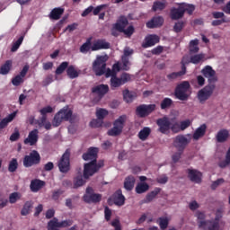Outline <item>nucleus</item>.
Here are the masks:
<instances>
[{
	"label": "nucleus",
	"instance_id": "obj_7",
	"mask_svg": "<svg viewBox=\"0 0 230 230\" xmlns=\"http://www.w3.org/2000/svg\"><path fill=\"white\" fill-rule=\"evenodd\" d=\"M40 154L39 151L32 150L29 155L23 157V166L24 168H31V166H37L40 164Z\"/></svg>",
	"mask_w": 230,
	"mask_h": 230
},
{
	"label": "nucleus",
	"instance_id": "obj_27",
	"mask_svg": "<svg viewBox=\"0 0 230 230\" xmlns=\"http://www.w3.org/2000/svg\"><path fill=\"white\" fill-rule=\"evenodd\" d=\"M46 182L44 181H40V180H32L31 181V185H30V189L31 191H32L33 193H37V191H39L40 190H42V188H44Z\"/></svg>",
	"mask_w": 230,
	"mask_h": 230
},
{
	"label": "nucleus",
	"instance_id": "obj_21",
	"mask_svg": "<svg viewBox=\"0 0 230 230\" xmlns=\"http://www.w3.org/2000/svg\"><path fill=\"white\" fill-rule=\"evenodd\" d=\"M37 141H39V129H33L29 133L27 138L24 139V145H30L33 146V145H37Z\"/></svg>",
	"mask_w": 230,
	"mask_h": 230
},
{
	"label": "nucleus",
	"instance_id": "obj_3",
	"mask_svg": "<svg viewBox=\"0 0 230 230\" xmlns=\"http://www.w3.org/2000/svg\"><path fill=\"white\" fill-rule=\"evenodd\" d=\"M105 166V163L103 160H100L99 162L91 161L84 165V179H89V177H93L94 173H98L101 168Z\"/></svg>",
	"mask_w": 230,
	"mask_h": 230
},
{
	"label": "nucleus",
	"instance_id": "obj_37",
	"mask_svg": "<svg viewBox=\"0 0 230 230\" xmlns=\"http://www.w3.org/2000/svg\"><path fill=\"white\" fill-rule=\"evenodd\" d=\"M31 208H33V201H26L21 210L22 217H27V215H30Z\"/></svg>",
	"mask_w": 230,
	"mask_h": 230
},
{
	"label": "nucleus",
	"instance_id": "obj_23",
	"mask_svg": "<svg viewBox=\"0 0 230 230\" xmlns=\"http://www.w3.org/2000/svg\"><path fill=\"white\" fill-rule=\"evenodd\" d=\"M111 43L107 42L105 40H98L93 42L91 50L92 51H100V49H110Z\"/></svg>",
	"mask_w": 230,
	"mask_h": 230
},
{
	"label": "nucleus",
	"instance_id": "obj_35",
	"mask_svg": "<svg viewBox=\"0 0 230 230\" xmlns=\"http://www.w3.org/2000/svg\"><path fill=\"white\" fill-rule=\"evenodd\" d=\"M66 75L71 80H74V78H78L80 76V70L76 71V68H75V66L71 65L66 69Z\"/></svg>",
	"mask_w": 230,
	"mask_h": 230
},
{
	"label": "nucleus",
	"instance_id": "obj_43",
	"mask_svg": "<svg viewBox=\"0 0 230 230\" xmlns=\"http://www.w3.org/2000/svg\"><path fill=\"white\" fill-rule=\"evenodd\" d=\"M173 105V101L171 98H164L160 104L162 111H165V109H170Z\"/></svg>",
	"mask_w": 230,
	"mask_h": 230
},
{
	"label": "nucleus",
	"instance_id": "obj_36",
	"mask_svg": "<svg viewBox=\"0 0 230 230\" xmlns=\"http://www.w3.org/2000/svg\"><path fill=\"white\" fill-rule=\"evenodd\" d=\"M180 5L181 6V10L183 12V14L185 12L188 13L189 15H193V12H195V5L192 4H186V3H180Z\"/></svg>",
	"mask_w": 230,
	"mask_h": 230
},
{
	"label": "nucleus",
	"instance_id": "obj_44",
	"mask_svg": "<svg viewBox=\"0 0 230 230\" xmlns=\"http://www.w3.org/2000/svg\"><path fill=\"white\" fill-rule=\"evenodd\" d=\"M91 48H93V46H91V39H88L86 42L80 47V53H89V51H91Z\"/></svg>",
	"mask_w": 230,
	"mask_h": 230
},
{
	"label": "nucleus",
	"instance_id": "obj_41",
	"mask_svg": "<svg viewBox=\"0 0 230 230\" xmlns=\"http://www.w3.org/2000/svg\"><path fill=\"white\" fill-rule=\"evenodd\" d=\"M184 75H186V68L183 66L181 71L172 72L167 75V78L168 80H175L176 78H179V76H184Z\"/></svg>",
	"mask_w": 230,
	"mask_h": 230
},
{
	"label": "nucleus",
	"instance_id": "obj_49",
	"mask_svg": "<svg viewBox=\"0 0 230 230\" xmlns=\"http://www.w3.org/2000/svg\"><path fill=\"white\" fill-rule=\"evenodd\" d=\"M21 197L22 196L20 192H13L9 195V202L11 204H15L17 200H21Z\"/></svg>",
	"mask_w": 230,
	"mask_h": 230
},
{
	"label": "nucleus",
	"instance_id": "obj_28",
	"mask_svg": "<svg viewBox=\"0 0 230 230\" xmlns=\"http://www.w3.org/2000/svg\"><path fill=\"white\" fill-rule=\"evenodd\" d=\"M208 126L206 124H202L199 127L192 135V137L195 141H199L200 137H204L206 136V130Z\"/></svg>",
	"mask_w": 230,
	"mask_h": 230
},
{
	"label": "nucleus",
	"instance_id": "obj_51",
	"mask_svg": "<svg viewBox=\"0 0 230 230\" xmlns=\"http://www.w3.org/2000/svg\"><path fill=\"white\" fill-rule=\"evenodd\" d=\"M134 31H136V29H134V26L130 25L127 29H123V31H120L119 33H123L127 37L130 38L132 35H134Z\"/></svg>",
	"mask_w": 230,
	"mask_h": 230
},
{
	"label": "nucleus",
	"instance_id": "obj_13",
	"mask_svg": "<svg viewBox=\"0 0 230 230\" xmlns=\"http://www.w3.org/2000/svg\"><path fill=\"white\" fill-rule=\"evenodd\" d=\"M86 204H97V202H102V194L94 193V190L92 187L86 188V194L83 197Z\"/></svg>",
	"mask_w": 230,
	"mask_h": 230
},
{
	"label": "nucleus",
	"instance_id": "obj_18",
	"mask_svg": "<svg viewBox=\"0 0 230 230\" xmlns=\"http://www.w3.org/2000/svg\"><path fill=\"white\" fill-rule=\"evenodd\" d=\"M188 177L191 182H196V184H200L202 182V172L195 169L187 170Z\"/></svg>",
	"mask_w": 230,
	"mask_h": 230
},
{
	"label": "nucleus",
	"instance_id": "obj_34",
	"mask_svg": "<svg viewBox=\"0 0 230 230\" xmlns=\"http://www.w3.org/2000/svg\"><path fill=\"white\" fill-rule=\"evenodd\" d=\"M148 190H150V185H148V183H146V182H139L137 184V186L135 188V191L138 195L146 193V191H148Z\"/></svg>",
	"mask_w": 230,
	"mask_h": 230
},
{
	"label": "nucleus",
	"instance_id": "obj_26",
	"mask_svg": "<svg viewBox=\"0 0 230 230\" xmlns=\"http://www.w3.org/2000/svg\"><path fill=\"white\" fill-rule=\"evenodd\" d=\"M128 25V19H127L125 16H120L117 22L114 24L115 30L117 31H123L125 28Z\"/></svg>",
	"mask_w": 230,
	"mask_h": 230
},
{
	"label": "nucleus",
	"instance_id": "obj_46",
	"mask_svg": "<svg viewBox=\"0 0 230 230\" xmlns=\"http://www.w3.org/2000/svg\"><path fill=\"white\" fill-rule=\"evenodd\" d=\"M156 222L162 230L166 229L168 227V224H170L168 217H159Z\"/></svg>",
	"mask_w": 230,
	"mask_h": 230
},
{
	"label": "nucleus",
	"instance_id": "obj_53",
	"mask_svg": "<svg viewBox=\"0 0 230 230\" xmlns=\"http://www.w3.org/2000/svg\"><path fill=\"white\" fill-rule=\"evenodd\" d=\"M121 60L123 71H128L131 66L130 58H121Z\"/></svg>",
	"mask_w": 230,
	"mask_h": 230
},
{
	"label": "nucleus",
	"instance_id": "obj_17",
	"mask_svg": "<svg viewBox=\"0 0 230 230\" xmlns=\"http://www.w3.org/2000/svg\"><path fill=\"white\" fill-rule=\"evenodd\" d=\"M161 38H159L156 34H149L145 38L144 43H142V48H152V46H155V44H159Z\"/></svg>",
	"mask_w": 230,
	"mask_h": 230
},
{
	"label": "nucleus",
	"instance_id": "obj_1",
	"mask_svg": "<svg viewBox=\"0 0 230 230\" xmlns=\"http://www.w3.org/2000/svg\"><path fill=\"white\" fill-rule=\"evenodd\" d=\"M106 70V71H105ZM93 71L96 76H102L105 75L106 78H114L117 76L116 72L111 68H107V63L105 62V58L100 56L93 64Z\"/></svg>",
	"mask_w": 230,
	"mask_h": 230
},
{
	"label": "nucleus",
	"instance_id": "obj_25",
	"mask_svg": "<svg viewBox=\"0 0 230 230\" xmlns=\"http://www.w3.org/2000/svg\"><path fill=\"white\" fill-rule=\"evenodd\" d=\"M161 193V188L155 187L154 190L148 192L146 198L142 200L143 204H150Z\"/></svg>",
	"mask_w": 230,
	"mask_h": 230
},
{
	"label": "nucleus",
	"instance_id": "obj_57",
	"mask_svg": "<svg viewBox=\"0 0 230 230\" xmlns=\"http://www.w3.org/2000/svg\"><path fill=\"white\" fill-rule=\"evenodd\" d=\"M24 83V79L23 77H21V75H16L12 79V84L13 85H14L15 87H19L20 84Z\"/></svg>",
	"mask_w": 230,
	"mask_h": 230
},
{
	"label": "nucleus",
	"instance_id": "obj_40",
	"mask_svg": "<svg viewBox=\"0 0 230 230\" xmlns=\"http://www.w3.org/2000/svg\"><path fill=\"white\" fill-rule=\"evenodd\" d=\"M10 69H12V60H7L0 67V75H8V73H10Z\"/></svg>",
	"mask_w": 230,
	"mask_h": 230
},
{
	"label": "nucleus",
	"instance_id": "obj_24",
	"mask_svg": "<svg viewBox=\"0 0 230 230\" xmlns=\"http://www.w3.org/2000/svg\"><path fill=\"white\" fill-rule=\"evenodd\" d=\"M164 23V18L162 16L153 17L152 20L146 22V28L154 29L159 28Z\"/></svg>",
	"mask_w": 230,
	"mask_h": 230
},
{
	"label": "nucleus",
	"instance_id": "obj_64",
	"mask_svg": "<svg viewBox=\"0 0 230 230\" xmlns=\"http://www.w3.org/2000/svg\"><path fill=\"white\" fill-rule=\"evenodd\" d=\"M164 50V48L163 46H157L156 48L151 50V53L152 55H161V53H163Z\"/></svg>",
	"mask_w": 230,
	"mask_h": 230
},
{
	"label": "nucleus",
	"instance_id": "obj_31",
	"mask_svg": "<svg viewBox=\"0 0 230 230\" xmlns=\"http://www.w3.org/2000/svg\"><path fill=\"white\" fill-rule=\"evenodd\" d=\"M136 184V178L132 175H129L125 178L124 188L127 191H132Z\"/></svg>",
	"mask_w": 230,
	"mask_h": 230
},
{
	"label": "nucleus",
	"instance_id": "obj_54",
	"mask_svg": "<svg viewBox=\"0 0 230 230\" xmlns=\"http://www.w3.org/2000/svg\"><path fill=\"white\" fill-rule=\"evenodd\" d=\"M109 115V111L105 109H100L96 111V116L98 119H101L102 121H103V119H105V116Z\"/></svg>",
	"mask_w": 230,
	"mask_h": 230
},
{
	"label": "nucleus",
	"instance_id": "obj_11",
	"mask_svg": "<svg viewBox=\"0 0 230 230\" xmlns=\"http://www.w3.org/2000/svg\"><path fill=\"white\" fill-rule=\"evenodd\" d=\"M127 82H130V75L128 73H123L120 77L115 75L114 77H111L110 85L111 89L114 91V89H118V87H121V85H125Z\"/></svg>",
	"mask_w": 230,
	"mask_h": 230
},
{
	"label": "nucleus",
	"instance_id": "obj_48",
	"mask_svg": "<svg viewBox=\"0 0 230 230\" xmlns=\"http://www.w3.org/2000/svg\"><path fill=\"white\" fill-rule=\"evenodd\" d=\"M69 67V62L64 61L62 62L56 69V75H62L66 69Z\"/></svg>",
	"mask_w": 230,
	"mask_h": 230
},
{
	"label": "nucleus",
	"instance_id": "obj_14",
	"mask_svg": "<svg viewBox=\"0 0 230 230\" xmlns=\"http://www.w3.org/2000/svg\"><path fill=\"white\" fill-rule=\"evenodd\" d=\"M201 74L205 78H208V84H215L216 82H218L217 77V71L211 67V66H206L202 70Z\"/></svg>",
	"mask_w": 230,
	"mask_h": 230
},
{
	"label": "nucleus",
	"instance_id": "obj_47",
	"mask_svg": "<svg viewBox=\"0 0 230 230\" xmlns=\"http://www.w3.org/2000/svg\"><path fill=\"white\" fill-rule=\"evenodd\" d=\"M166 8V4L161 2V1H155L153 4L152 10L153 12H157V10L163 11Z\"/></svg>",
	"mask_w": 230,
	"mask_h": 230
},
{
	"label": "nucleus",
	"instance_id": "obj_38",
	"mask_svg": "<svg viewBox=\"0 0 230 230\" xmlns=\"http://www.w3.org/2000/svg\"><path fill=\"white\" fill-rule=\"evenodd\" d=\"M151 132H152V129H150V128L145 127L143 129H141L138 132L139 139H141V141H146V139L148 138V136H150Z\"/></svg>",
	"mask_w": 230,
	"mask_h": 230
},
{
	"label": "nucleus",
	"instance_id": "obj_33",
	"mask_svg": "<svg viewBox=\"0 0 230 230\" xmlns=\"http://www.w3.org/2000/svg\"><path fill=\"white\" fill-rule=\"evenodd\" d=\"M62 15H64V8L56 7L50 12L49 17L53 21H58V19H60Z\"/></svg>",
	"mask_w": 230,
	"mask_h": 230
},
{
	"label": "nucleus",
	"instance_id": "obj_63",
	"mask_svg": "<svg viewBox=\"0 0 230 230\" xmlns=\"http://www.w3.org/2000/svg\"><path fill=\"white\" fill-rule=\"evenodd\" d=\"M190 125H191V120L190 119L183 120L180 123V128L181 130H186V128H188Z\"/></svg>",
	"mask_w": 230,
	"mask_h": 230
},
{
	"label": "nucleus",
	"instance_id": "obj_60",
	"mask_svg": "<svg viewBox=\"0 0 230 230\" xmlns=\"http://www.w3.org/2000/svg\"><path fill=\"white\" fill-rule=\"evenodd\" d=\"M112 217V210L109 208V207L104 208V218L106 222L111 221V217Z\"/></svg>",
	"mask_w": 230,
	"mask_h": 230
},
{
	"label": "nucleus",
	"instance_id": "obj_19",
	"mask_svg": "<svg viewBox=\"0 0 230 230\" xmlns=\"http://www.w3.org/2000/svg\"><path fill=\"white\" fill-rule=\"evenodd\" d=\"M84 161H94V163H98V148L90 147L88 151L83 154Z\"/></svg>",
	"mask_w": 230,
	"mask_h": 230
},
{
	"label": "nucleus",
	"instance_id": "obj_61",
	"mask_svg": "<svg viewBox=\"0 0 230 230\" xmlns=\"http://www.w3.org/2000/svg\"><path fill=\"white\" fill-rule=\"evenodd\" d=\"M41 116H46L47 114H51L53 112V108L51 106H46L40 110Z\"/></svg>",
	"mask_w": 230,
	"mask_h": 230
},
{
	"label": "nucleus",
	"instance_id": "obj_6",
	"mask_svg": "<svg viewBox=\"0 0 230 230\" xmlns=\"http://www.w3.org/2000/svg\"><path fill=\"white\" fill-rule=\"evenodd\" d=\"M71 151L66 149L58 162V167L61 173H67L71 170Z\"/></svg>",
	"mask_w": 230,
	"mask_h": 230
},
{
	"label": "nucleus",
	"instance_id": "obj_29",
	"mask_svg": "<svg viewBox=\"0 0 230 230\" xmlns=\"http://www.w3.org/2000/svg\"><path fill=\"white\" fill-rule=\"evenodd\" d=\"M123 100L126 103H132L136 98H137V93L135 92H130L128 89H126L122 92Z\"/></svg>",
	"mask_w": 230,
	"mask_h": 230
},
{
	"label": "nucleus",
	"instance_id": "obj_16",
	"mask_svg": "<svg viewBox=\"0 0 230 230\" xmlns=\"http://www.w3.org/2000/svg\"><path fill=\"white\" fill-rule=\"evenodd\" d=\"M199 227H201L205 230H220V223L218 221L207 220V221H199Z\"/></svg>",
	"mask_w": 230,
	"mask_h": 230
},
{
	"label": "nucleus",
	"instance_id": "obj_8",
	"mask_svg": "<svg viewBox=\"0 0 230 230\" xmlns=\"http://www.w3.org/2000/svg\"><path fill=\"white\" fill-rule=\"evenodd\" d=\"M217 85L215 84H208L201 90L198 92V100L199 103H205L213 96V93L215 92V88Z\"/></svg>",
	"mask_w": 230,
	"mask_h": 230
},
{
	"label": "nucleus",
	"instance_id": "obj_2",
	"mask_svg": "<svg viewBox=\"0 0 230 230\" xmlns=\"http://www.w3.org/2000/svg\"><path fill=\"white\" fill-rule=\"evenodd\" d=\"M62 121H73V110L69 106H65L58 112H57L52 120L53 127H60Z\"/></svg>",
	"mask_w": 230,
	"mask_h": 230
},
{
	"label": "nucleus",
	"instance_id": "obj_30",
	"mask_svg": "<svg viewBox=\"0 0 230 230\" xmlns=\"http://www.w3.org/2000/svg\"><path fill=\"white\" fill-rule=\"evenodd\" d=\"M216 139L217 143H226L229 139V131L226 128L220 129L216 136Z\"/></svg>",
	"mask_w": 230,
	"mask_h": 230
},
{
	"label": "nucleus",
	"instance_id": "obj_62",
	"mask_svg": "<svg viewBox=\"0 0 230 230\" xmlns=\"http://www.w3.org/2000/svg\"><path fill=\"white\" fill-rule=\"evenodd\" d=\"M111 226H112V227H114L115 230H121V223L118 218L113 219L111 223Z\"/></svg>",
	"mask_w": 230,
	"mask_h": 230
},
{
	"label": "nucleus",
	"instance_id": "obj_56",
	"mask_svg": "<svg viewBox=\"0 0 230 230\" xmlns=\"http://www.w3.org/2000/svg\"><path fill=\"white\" fill-rule=\"evenodd\" d=\"M84 184L85 181H84V178L81 175L75 178L74 188H80V186H84Z\"/></svg>",
	"mask_w": 230,
	"mask_h": 230
},
{
	"label": "nucleus",
	"instance_id": "obj_4",
	"mask_svg": "<svg viewBox=\"0 0 230 230\" xmlns=\"http://www.w3.org/2000/svg\"><path fill=\"white\" fill-rule=\"evenodd\" d=\"M125 123H127V115H121L113 122V128L108 130V136L116 137L123 132L125 128Z\"/></svg>",
	"mask_w": 230,
	"mask_h": 230
},
{
	"label": "nucleus",
	"instance_id": "obj_55",
	"mask_svg": "<svg viewBox=\"0 0 230 230\" xmlns=\"http://www.w3.org/2000/svg\"><path fill=\"white\" fill-rule=\"evenodd\" d=\"M102 125H103V120L98 118L92 119V121L90 122V127H92V128H100Z\"/></svg>",
	"mask_w": 230,
	"mask_h": 230
},
{
	"label": "nucleus",
	"instance_id": "obj_10",
	"mask_svg": "<svg viewBox=\"0 0 230 230\" xmlns=\"http://www.w3.org/2000/svg\"><path fill=\"white\" fill-rule=\"evenodd\" d=\"M125 200H127V199L125 198V195H123V190L119 189L108 199V204L109 206L114 204L115 206L121 208V206H125Z\"/></svg>",
	"mask_w": 230,
	"mask_h": 230
},
{
	"label": "nucleus",
	"instance_id": "obj_20",
	"mask_svg": "<svg viewBox=\"0 0 230 230\" xmlns=\"http://www.w3.org/2000/svg\"><path fill=\"white\" fill-rule=\"evenodd\" d=\"M170 17L172 21H179V19H182L184 17V12L182 11V7L181 4H178V7H172L170 10Z\"/></svg>",
	"mask_w": 230,
	"mask_h": 230
},
{
	"label": "nucleus",
	"instance_id": "obj_52",
	"mask_svg": "<svg viewBox=\"0 0 230 230\" xmlns=\"http://www.w3.org/2000/svg\"><path fill=\"white\" fill-rule=\"evenodd\" d=\"M185 22L183 21H179L175 22L173 26V31L175 33H181L184 28Z\"/></svg>",
	"mask_w": 230,
	"mask_h": 230
},
{
	"label": "nucleus",
	"instance_id": "obj_58",
	"mask_svg": "<svg viewBox=\"0 0 230 230\" xmlns=\"http://www.w3.org/2000/svg\"><path fill=\"white\" fill-rule=\"evenodd\" d=\"M204 58L203 54H196L190 57V64H199V62Z\"/></svg>",
	"mask_w": 230,
	"mask_h": 230
},
{
	"label": "nucleus",
	"instance_id": "obj_50",
	"mask_svg": "<svg viewBox=\"0 0 230 230\" xmlns=\"http://www.w3.org/2000/svg\"><path fill=\"white\" fill-rule=\"evenodd\" d=\"M22 40H24V36H21L12 46L11 51L15 53L19 48H21V44H22Z\"/></svg>",
	"mask_w": 230,
	"mask_h": 230
},
{
	"label": "nucleus",
	"instance_id": "obj_32",
	"mask_svg": "<svg viewBox=\"0 0 230 230\" xmlns=\"http://www.w3.org/2000/svg\"><path fill=\"white\" fill-rule=\"evenodd\" d=\"M15 116H17V113L13 112L4 119H3L0 121V130H3V128H6V127H8V123H11V121H13V119H15Z\"/></svg>",
	"mask_w": 230,
	"mask_h": 230
},
{
	"label": "nucleus",
	"instance_id": "obj_42",
	"mask_svg": "<svg viewBox=\"0 0 230 230\" xmlns=\"http://www.w3.org/2000/svg\"><path fill=\"white\" fill-rule=\"evenodd\" d=\"M18 168H19V162H17V158H13L9 162L8 172H10L11 173H13V172H17Z\"/></svg>",
	"mask_w": 230,
	"mask_h": 230
},
{
	"label": "nucleus",
	"instance_id": "obj_15",
	"mask_svg": "<svg viewBox=\"0 0 230 230\" xmlns=\"http://www.w3.org/2000/svg\"><path fill=\"white\" fill-rule=\"evenodd\" d=\"M156 125L159 127L158 132H161V134H168L172 122L168 117H164L156 120Z\"/></svg>",
	"mask_w": 230,
	"mask_h": 230
},
{
	"label": "nucleus",
	"instance_id": "obj_45",
	"mask_svg": "<svg viewBox=\"0 0 230 230\" xmlns=\"http://www.w3.org/2000/svg\"><path fill=\"white\" fill-rule=\"evenodd\" d=\"M199 40H192L190 42V53H199Z\"/></svg>",
	"mask_w": 230,
	"mask_h": 230
},
{
	"label": "nucleus",
	"instance_id": "obj_22",
	"mask_svg": "<svg viewBox=\"0 0 230 230\" xmlns=\"http://www.w3.org/2000/svg\"><path fill=\"white\" fill-rule=\"evenodd\" d=\"M92 93L97 94L100 98H103L109 93L108 84H99L92 88Z\"/></svg>",
	"mask_w": 230,
	"mask_h": 230
},
{
	"label": "nucleus",
	"instance_id": "obj_12",
	"mask_svg": "<svg viewBox=\"0 0 230 230\" xmlns=\"http://www.w3.org/2000/svg\"><path fill=\"white\" fill-rule=\"evenodd\" d=\"M155 109V104H140L136 108V115L137 118H147Z\"/></svg>",
	"mask_w": 230,
	"mask_h": 230
},
{
	"label": "nucleus",
	"instance_id": "obj_9",
	"mask_svg": "<svg viewBox=\"0 0 230 230\" xmlns=\"http://www.w3.org/2000/svg\"><path fill=\"white\" fill-rule=\"evenodd\" d=\"M190 82L183 81L180 84L176 86L175 89V96L178 100H181V102H186L188 100V91H190Z\"/></svg>",
	"mask_w": 230,
	"mask_h": 230
},
{
	"label": "nucleus",
	"instance_id": "obj_5",
	"mask_svg": "<svg viewBox=\"0 0 230 230\" xmlns=\"http://www.w3.org/2000/svg\"><path fill=\"white\" fill-rule=\"evenodd\" d=\"M177 135L172 138V146L176 148L177 152H184L190 143H191V135Z\"/></svg>",
	"mask_w": 230,
	"mask_h": 230
},
{
	"label": "nucleus",
	"instance_id": "obj_39",
	"mask_svg": "<svg viewBox=\"0 0 230 230\" xmlns=\"http://www.w3.org/2000/svg\"><path fill=\"white\" fill-rule=\"evenodd\" d=\"M60 229V223L58 222V218L54 217L48 223V230H58Z\"/></svg>",
	"mask_w": 230,
	"mask_h": 230
},
{
	"label": "nucleus",
	"instance_id": "obj_59",
	"mask_svg": "<svg viewBox=\"0 0 230 230\" xmlns=\"http://www.w3.org/2000/svg\"><path fill=\"white\" fill-rule=\"evenodd\" d=\"M73 226V220L72 219H66L61 222H59V227L60 229H64L66 227H71Z\"/></svg>",
	"mask_w": 230,
	"mask_h": 230
}]
</instances>
